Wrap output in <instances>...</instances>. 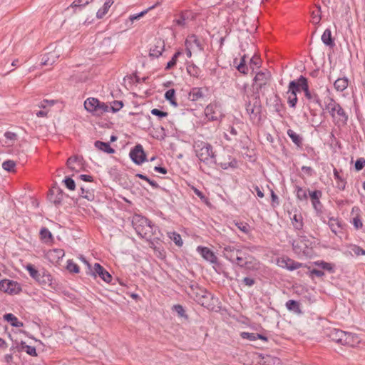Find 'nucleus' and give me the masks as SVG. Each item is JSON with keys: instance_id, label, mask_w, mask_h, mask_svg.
<instances>
[{"instance_id": "nucleus-17", "label": "nucleus", "mask_w": 365, "mask_h": 365, "mask_svg": "<svg viewBox=\"0 0 365 365\" xmlns=\"http://www.w3.org/2000/svg\"><path fill=\"white\" fill-rule=\"evenodd\" d=\"M92 274H98L106 282H110L112 279L111 275L98 263L94 264V271Z\"/></svg>"}, {"instance_id": "nucleus-4", "label": "nucleus", "mask_w": 365, "mask_h": 365, "mask_svg": "<svg viewBox=\"0 0 365 365\" xmlns=\"http://www.w3.org/2000/svg\"><path fill=\"white\" fill-rule=\"evenodd\" d=\"M205 115L209 120H220L224 116L221 105L214 102L207 105L205 109Z\"/></svg>"}, {"instance_id": "nucleus-7", "label": "nucleus", "mask_w": 365, "mask_h": 365, "mask_svg": "<svg viewBox=\"0 0 365 365\" xmlns=\"http://www.w3.org/2000/svg\"><path fill=\"white\" fill-rule=\"evenodd\" d=\"M332 118V120L335 125L337 127H341L346 125L348 121V115L344 110V108L339 106L333 110V113L329 114Z\"/></svg>"}, {"instance_id": "nucleus-58", "label": "nucleus", "mask_w": 365, "mask_h": 365, "mask_svg": "<svg viewBox=\"0 0 365 365\" xmlns=\"http://www.w3.org/2000/svg\"><path fill=\"white\" fill-rule=\"evenodd\" d=\"M67 269L71 272L78 273L79 267L77 264L74 263L71 260H68L67 263Z\"/></svg>"}, {"instance_id": "nucleus-25", "label": "nucleus", "mask_w": 365, "mask_h": 365, "mask_svg": "<svg viewBox=\"0 0 365 365\" xmlns=\"http://www.w3.org/2000/svg\"><path fill=\"white\" fill-rule=\"evenodd\" d=\"M302 80H307L303 76H301L297 80L292 81L289 83V91H294V93L299 92L302 90L301 83H302Z\"/></svg>"}, {"instance_id": "nucleus-22", "label": "nucleus", "mask_w": 365, "mask_h": 365, "mask_svg": "<svg viewBox=\"0 0 365 365\" xmlns=\"http://www.w3.org/2000/svg\"><path fill=\"white\" fill-rule=\"evenodd\" d=\"M65 255L64 250L62 249H53L48 251L46 253L47 258L51 262H57L62 259Z\"/></svg>"}, {"instance_id": "nucleus-32", "label": "nucleus", "mask_w": 365, "mask_h": 365, "mask_svg": "<svg viewBox=\"0 0 365 365\" xmlns=\"http://www.w3.org/2000/svg\"><path fill=\"white\" fill-rule=\"evenodd\" d=\"M58 57V53L56 51L48 53L43 56L42 58V64L43 65H52L55 63L56 58Z\"/></svg>"}, {"instance_id": "nucleus-12", "label": "nucleus", "mask_w": 365, "mask_h": 365, "mask_svg": "<svg viewBox=\"0 0 365 365\" xmlns=\"http://www.w3.org/2000/svg\"><path fill=\"white\" fill-rule=\"evenodd\" d=\"M67 167L72 171L79 172L83 167V158L81 156L73 155L66 161Z\"/></svg>"}, {"instance_id": "nucleus-26", "label": "nucleus", "mask_w": 365, "mask_h": 365, "mask_svg": "<svg viewBox=\"0 0 365 365\" xmlns=\"http://www.w3.org/2000/svg\"><path fill=\"white\" fill-rule=\"evenodd\" d=\"M98 105V100L95 98H88L84 102V107L88 112L95 113L97 106Z\"/></svg>"}, {"instance_id": "nucleus-5", "label": "nucleus", "mask_w": 365, "mask_h": 365, "mask_svg": "<svg viewBox=\"0 0 365 365\" xmlns=\"http://www.w3.org/2000/svg\"><path fill=\"white\" fill-rule=\"evenodd\" d=\"M220 248L222 250L223 256L230 262L242 251L241 245L234 242L228 245L222 243L220 245Z\"/></svg>"}, {"instance_id": "nucleus-3", "label": "nucleus", "mask_w": 365, "mask_h": 365, "mask_svg": "<svg viewBox=\"0 0 365 365\" xmlns=\"http://www.w3.org/2000/svg\"><path fill=\"white\" fill-rule=\"evenodd\" d=\"M190 292L189 294L195 300L198 304L205 307H209L210 300L212 299V295L205 289L198 287L197 284H192L190 287Z\"/></svg>"}, {"instance_id": "nucleus-47", "label": "nucleus", "mask_w": 365, "mask_h": 365, "mask_svg": "<svg viewBox=\"0 0 365 365\" xmlns=\"http://www.w3.org/2000/svg\"><path fill=\"white\" fill-rule=\"evenodd\" d=\"M93 0H75L70 6V7L73 9H81L85 6L88 5Z\"/></svg>"}, {"instance_id": "nucleus-11", "label": "nucleus", "mask_w": 365, "mask_h": 365, "mask_svg": "<svg viewBox=\"0 0 365 365\" xmlns=\"http://www.w3.org/2000/svg\"><path fill=\"white\" fill-rule=\"evenodd\" d=\"M130 158L137 165L145 162L146 155L140 144L136 145L130 152Z\"/></svg>"}, {"instance_id": "nucleus-40", "label": "nucleus", "mask_w": 365, "mask_h": 365, "mask_svg": "<svg viewBox=\"0 0 365 365\" xmlns=\"http://www.w3.org/2000/svg\"><path fill=\"white\" fill-rule=\"evenodd\" d=\"M21 349L22 351H26L30 356H37L36 348L34 346L27 345L24 341H21Z\"/></svg>"}, {"instance_id": "nucleus-31", "label": "nucleus", "mask_w": 365, "mask_h": 365, "mask_svg": "<svg viewBox=\"0 0 365 365\" xmlns=\"http://www.w3.org/2000/svg\"><path fill=\"white\" fill-rule=\"evenodd\" d=\"M95 146L98 149L108 154H113L115 153V150L110 147L109 143H104L100 140H97L95 142Z\"/></svg>"}, {"instance_id": "nucleus-56", "label": "nucleus", "mask_w": 365, "mask_h": 365, "mask_svg": "<svg viewBox=\"0 0 365 365\" xmlns=\"http://www.w3.org/2000/svg\"><path fill=\"white\" fill-rule=\"evenodd\" d=\"M279 359L277 358L268 357L264 361H261L258 363L259 365H271L272 364H279Z\"/></svg>"}, {"instance_id": "nucleus-10", "label": "nucleus", "mask_w": 365, "mask_h": 365, "mask_svg": "<svg viewBox=\"0 0 365 365\" xmlns=\"http://www.w3.org/2000/svg\"><path fill=\"white\" fill-rule=\"evenodd\" d=\"M271 79V74L269 71H259L256 73L254 81L256 85V89L257 93L259 91H260L262 88L266 86L267 84H269Z\"/></svg>"}, {"instance_id": "nucleus-53", "label": "nucleus", "mask_w": 365, "mask_h": 365, "mask_svg": "<svg viewBox=\"0 0 365 365\" xmlns=\"http://www.w3.org/2000/svg\"><path fill=\"white\" fill-rule=\"evenodd\" d=\"M154 7H155V6H152L138 14H134V15L130 16L129 20L133 23L135 20L139 19L140 17L143 16L145 14H146L148 13V11L151 10Z\"/></svg>"}, {"instance_id": "nucleus-49", "label": "nucleus", "mask_w": 365, "mask_h": 365, "mask_svg": "<svg viewBox=\"0 0 365 365\" xmlns=\"http://www.w3.org/2000/svg\"><path fill=\"white\" fill-rule=\"evenodd\" d=\"M182 54V53L180 51H177L174 55L172 57L171 60L170 61L168 62L166 66H165V70H170L171 69L173 66H175L176 65V63H177V60L178 58V57Z\"/></svg>"}, {"instance_id": "nucleus-9", "label": "nucleus", "mask_w": 365, "mask_h": 365, "mask_svg": "<svg viewBox=\"0 0 365 365\" xmlns=\"http://www.w3.org/2000/svg\"><path fill=\"white\" fill-rule=\"evenodd\" d=\"M309 196L317 215L321 216L323 213V205L320 201L322 196V192L319 190L309 191Z\"/></svg>"}, {"instance_id": "nucleus-57", "label": "nucleus", "mask_w": 365, "mask_h": 365, "mask_svg": "<svg viewBox=\"0 0 365 365\" xmlns=\"http://www.w3.org/2000/svg\"><path fill=\"white\" fill-rule=\"evenodd\" d=\"M260 63H261V60L257 56H252V58L250 61V68L252 70H254L255 68H259Z\"/></svg>"}, {"instance_id": "nucleus-18", "label": "nucleus", "mask_w": 365, "mask_h": 365, "mask_svg": "<svg viewBox=\"0 0 365 365\" xmlns=\"http://www.w3.org/2000/svg\"><path fill=\"white\" fill-rule=\"evenodd\" d=\"M188 44L189 47L190 46L194 51L195 49H197L198 51H202L204 49L200 39L195 34L190 35L187 38L185 45L188 46Z\"/></svg>"}, {"instance_id": "nucleus-61", "label": "nucleus", "mask_w": 365, "mask_h": 365, "mask_svg": "<svg viewBox=\"0 0 365 365\" xmlns=\"http://www.w3.org/2000/svg\"><path fill=\"white\" fill-rule=\"evenodd\" d=\"M173 309H174V311H175L178 313V314L180 317L187 318V316L185 314V309L182 305H180V304L174 305Z\"/></svg>"}, {"instance_id": "nucleus-43", "label": "nucleus", "mask_w": 365, "mask_h": 365, "mask_svg": "<svg viewBox=\"0 0 365 365\" xmlns=\"http://www.w3.org/2000/svg\"><path fill=\"white\" fill-rule=\"evenodd\" d=\"M288 97L287 102L291 108H294L297 103V96L294 91H287Z\"/></svg>"}, {"instance_id": "nucleus-13", "label": "nucleus", "mask_w": 365, "mask_h": 365, "mask_svg": "<svg viewBox=\"0 0 365 365\" xmlns=\"http://www.w3.org/2000/svg\"><path fill=\"white\" fill-rule=\"evenodd\" d=\"M48 198L52 203L59 205L63 199V192L59 187L53 186L49 190Z\"/></svg>"}, {"instance_id": "nucleus-8", "label": "nucleus", "mask_w": 365, "mask_h": 365, "mask_svg": "<svg viewBox=\"0 0 365 365\" xmlns=\"http://www.w3.org/2000/svg\"><path fill=\"white\" fill-rule=\"evenodd\" d=\"M0 291L9 294H17L21 291V287L17 282L5 279L0 281Z\"/></svg>"}, {"instance_id": "nucleus-37", "label": "nucleus", "mask_w": 365, "mask_h": 365, "mask_svg": "<svg viewBox=\"0 0 365 365\" xmlns=\"http://www.w3.org/2000/svg\"><path fill=\"white\" fill-rule=\"evenodd\" d=\"M328 225L331 230L335 234L337 233L339 228L341 227V224L339 220L334 217H330L329 219Z\"/></svg>"}, {"instance_id": "nucleus-44", "label": "nucleus", "mask_w": 365, "mask_h": 365, "mask_svg": "<svg viewBox=\"0 0 365 365\" xmlns=\"http://www.w3.org/2000/svg\"><path fill=\"white\" fill-rule=\"evenodd\" d=\"M168 235L177 246L181 247L182 245L183 242L180 234L176 232H171L168 233Z\"/></svg>"}, {"instance_id": "nucleus-20", "label": "nucleus", "mask_w": 365, "mask_h": 365, "mask_svg": "<svg viewBox=\"0 0 365 365\" xmlns=\"http://www.w3.org/2000/svg\"><path fill=\"white\" fill-rule=\"evenodd\" d=\"M360 343V339L356 334L346 332L342 345L354 347Z\"/></svg>"}, {"instance_id": "nucleus-62", "label": "nucleus", "mask_w": 365, "mask_h": 365, "mask_svg": "<svg viewBox=\"0 0 365 365\" xmlns=\"http://www.w3.org/2000/svg\"><path fill=\"white\" fill-rule=\"evenodd\" d=\"M365 166V159L364 158H359L355 162V169L356 171L361 170Z\"/></svg>"}, {"instance_id": "nucleus-45", "label": "nucleus", "mask_w": 365, "mask_h": 365, "mask_svg": "<svg viewBox=\"0 0 365 365\" xmlns=\"http://www.w3.org/2000/svg\"><path fill=\"white\" fill-rule=\"evenodd\" d=\"M230 161L229 162H221L220 163V165L222 169H227L228 168H235L237 167V161L235 158H232L230 156L229 157Z\"/></svg>"}, {"instance_id": "nucleus-39", "label": "nucleus", "mask_w": 365, "mask_h": 365, "mask_svg": "<svg viewBox=\"0 0 365 365\" xmlns=\"http://www.w3.org/2000/svg\"><path fill=\"white\" fill-rule=\"evenodd\" d=\"M175 91L173 88L169 89L165 92V98L167 101H170L171 105L174 106L175 107H177L178 103L175 101Z\"/></svg>"}, {"instance_id": "nucleus-35", "label": "nucleus", "mask_w": 365, "mask_h": 365, "mask_svg": "<svg viewBox=\"0 0 365 365\" xmlns=\"http://www.w3.org/2000/svg\"><path fill=\"white\" fill-rule=\"evenodd\" d=\"M246 253H245L242 250L240 252V254L235 256L233 260L231 261L232 263L236 264L239 267L245 266L246 264L245 259H247Z\"/></svg>"}, {"instance_id": "nucleus-41", "label": "nucleus", "mask_w": 365, "mask_h": 365, "mask_svg": "<svg viewBox=\"0 0 365 365\" xmlns=\"http://www.w3.org/2000/svg\"><path fill=\"white\" fill-rule=\"evenodd\" d=\"M340 104L337 103L334 99L329 98L326 102L325 109L330 114L333 113V110L336 108L337 106H339Z\"/></svg>"}, {"instance_id": "nucleus-29", "label": "nucleus", "mask_w": 365, "mask_h": 365, "mask_svg": "<svg viewBox=\"0 0 365 365\" xmlns=\"http://www.w3.org/2000/svg\"><path fill=\"white\" fill-rule=\"evenodd\" d=\"M292 224L294 229L297 230H301L303 228V217L301 214L295 213L291 217Z\"/></svg>"}, {"instance_id": "nucleus-2", "label": "nucleus", "mask_w": 365, "mask_h": 365, "mask_svg": "<svg viewBox=\"0 0 365 365\" xmlns=\"http://www.w3.org/2000/svg\"><path fill=\"white\" fill-rule=\"evenodd\" d=\"M132 225L136 233L142 238L150 239L153 235V226L151 222L145 217L135 215L132 218Z\"/></svg>"}, {"instance_id": "nucleus-42", "label": "nucleus", "mask_w": 365, "mask_h": 365, "mask_svg": "<svg viewBox=\"0 0 365 365\" xmlns=\"http://www.w3.org/2000/svg\"><path fill=\"white\" fill-rule=\"evenodd\" d=\"M110 111V107L106 105L103 102H101L98 101V105L97 106L96 110L95 112L96 115H101L103 114L104 113L109 112Z\"/></svg>"}, {"instance_id": "nucleus-48", "label": "nucleus", "mask_w": 365, "mask_h": 365, "mask_svg": "<svg viewBox=\"0 0 365 365\" xmlns=\"http://www.w3.org/2000/svg\"><path fill=\"white\" fill-rule=\"evenodd\" d=\"M296 191H297V197L299 200H307L308 194L307 193L306 190L303 189L301 187L297 186Z\"/></svg>"}, {"instance_id": "nucleus-46", "label": "nucleus", "mask_w": 365, "mask_h": 365, "mask_svg": "<svg viewBox=\"0 0 365 365\" xmlns=\"http://www.w3.org/2000/svg\"><path fill=\"white\" fill-rule=\"evenodd\" d=\"M315 264L317 266H319L320 268H322V269L327 270L331 273H333L334 271V266L331 263H328L324 261H318V262H316Z\"/></svg>"}, {"instance_id": "nucleus-50", "label": "nucleus", "mask_w": 365, "mask_h": 365, "mask_svg": "<svg viewBox=\"0 0 365 365\" xmlns=\"http://www.w3.org/2000/svg\"><path fill=\"white\" fill-rule=\"evenodd\" d=\"M312 23L314 24H318L321 21V7L317 6V10L314 11L312 13Z\"/></svg>"}, {"instance_id": "nucleus-14", "label": "nucleus", "mask_w": 365, "mask_h": 365, "mask_svg": "<svg viewBox=\"0 0 365 365\" xmlns=\"http://www.w3.org/2000/svg\"><path fill=\"white\" fill-rule=\"evenodd\" d=\"M302 91L304 92V96L310 103L318 104L321 106L320 99L316 93L311 92L309 89L307 80H302L301 83Z\"/></svg>"}, {"instance_id": "nucleus-21", "label": "nucleus", "mask_w": 365, "mask_h": 365, "mask_svg": "<svg viewBox=\"0 0 365 365\" xmlns=\"http://www.w3.org/2000/svg\"><path fill=\"white\" fill-rule=\"evenodd\" d=\"M346 331L342 330L334 329L330 331L329 335L332 341L342 345L344 343V337L346 336Z\"/></svg>"}, {"instance_id": "nucleus-36", "label": "nucleus", "mask_w": 365, "mask_h": 365, "mask_svg": "<svg viewBox=\"0 0 365 365\" xmlns=\"http://www.w3.org/2000/svg\"><path fill=\"white\" fill-rule=\"evenodd\" d=\"M288 136L292 139V142L298 146H300L302 143V138L296 133L294 130L289 129L287 130Z\"/></svg>"}, {"instance_id": "nucleus-30", "label": "nucleus", "mask_w": 365, "mask_h": 365, "mask_svg": "<svg viewBox=\"0 0 365 365\" xmlns=\"http://www.w3.org/2000/svg\"><path fill=\"white\" fill-rule=\"evenodd\" d=\"M285 306L289 311L294 312V313L298 314H300L302 313V312L300 309L299 302H298L295 300H293V299L288 300L286 302Z\"/></svg>"}, {"instance_id": "nucleus-54", "label": "nucleus", "mask_w": 365, "mask_h": 365, "mask_svg": "<svg viewBox=\"0 0 365 365\" xmlns=\"http://www.w3.org/2000/svg\"><path fill=\"white\" fill-rule=\"evenodd\" d=\"M123 106V103L121 101H114L110 107V110L113 113H115L120 110Z\"/></svg>"}, {"instance_id": "nucleus-63", "label": "nucleus", "mask_w": 365, "mask_h": 365, "mask_svg": "<svg viewBox=\"0 0 365 365\" xmlns=\"http://www.w3.org/2000/svg\"><path fill=\"white\" fill-rule=\"evenodd\" d=\"M5 138L11 141V145H13L17 140V135L15 133L7 131L4 133Z\"/></svg>"}, {"instance_id": "nucleus-38", "label": "nucleus", "mask_w": 365, "mask_h": 365, "mask_svg": "<svg viewBox=\"0 0 365 365\" xmlns=\"http://www.w3.org/2000/svg\"><path fill=\"white\" fill-rule=\"evenodd\" d=\"M26 270L29 272L30 276L35 280L40 281V274L38 271L31 264H28L26 266Z\"/></svg>"}, {"instance_id": "nucleus-16", "label": "nucleus", "mask_w": 365, "mask_h": 365, "mask_svg": "<svg viewBox=\"0 0 365 365\" xmlns=\"http://www.w3.org/2000/svg\"><path fill=\"white\" fill-rule=\"evenodd\" d=\"M197 251L200 253L202 257L207 261L213 264H216L217 262V257L214 254V252L211 251L209 248L199 246L197 247Z\"/></svg>"}, {"instance_id": "nucleus-6", "label": "nucleus", "mask_w": 365, "mask_h": 365, "mask_svg": "<svg viewBox=\"0 0 365 365\" xmlns=\"http://www.w3.org/2000/svg\"><path fill=\"white\" fill-rule=\"evenodd\" d=\"M245 101L247 102L245 104L246 111L247 114L250 115L251 120H255L257 118H259V114L261 113V105L259 101V96L257 95L255 98V101L252 103L250 101H247L245 98Z\"/></svg>"}, {"instance_id": "nucleus-19", "label": "nucleus", "mask_w": 365, "mask_h": 365, "mask_svg": "<svg viewBox=\"0 0 365 365\" xmlns=\"http://www.w3.org/2000/svg\"><path fill=\"white\" fill-rule=\"evenodd\" d=\"M165 50V42L161 39L156 41L155 43L150 49V56L158 58Z\"/></svg>"}, {"instance_id": "nucleus-59", "label": "nucleus", "mask_w": 365, "mask_h": 365, "mask_svg": "<svg viewBox=\"0 0 365 365\" xmlns=\"http://www.w3.org/2000/svg\"><path fill=\"white\" fill-rule=\"evenodd\" d=\"M40 235L41 239L43 240H47V239H52V234L51 232L46 227L41 228L40 231Z\"/></svg>"}, {"instance_id": "nucleus-27", "label": "nucleus", "mask_w": 365, "mask_h": 365, "mask_svg": "<svg viewBox=\"0 0 365 365\" xmlns=\"http://www.w3.org/2000/svg\"><path fill=\"white\" fill-rule=\"evenodd\" d=\"M115 0H106L102 8L99 9L96 13V17L98 19H102L108 11L110 6L113 4Z\"/></svg>"}, {"instance_id": "nucleus-23", "label": "nucleus", "mask_w": 365, "mask_h": 365, "mask_svg": "<svg viewBox=\"0 0 365 365\" xmlns=\"http://www.w3.org/2000/svg\"><path fill=\"white\" fill-rule=\"evenodd\" d=\"M101 48L103 53H108L113 51L114 45L113 43L111 38H105L101 42Z\"/></svg>"}, {"instance_id": "nucleus-33", "label": "nucleus", "mask_w": 365, "mask_h": 365, "mask_svg": "<svg viewBox=\"0 0 365 365\" xmlns=\"http://www.w3.org/2000/svg\"><path fill=\"white\" fill-rule=\"evenodd\" d=\"M4 320L11 323V325L14 327H21L24 324L21 322H19L16 317H15L13 314H6L4 316Z\"/></svg>"}, {"instance_id": "nucleus-28", "label": "nucleus", "mask_w": 365, "mask_h": 365, "mask_svg": "<svg viewBox=\"0 0 365 365\" xmlns=\"http://www.w3.org/2000/svg\"><path fill=\"white\" fill-rule=\"evenodd\" d=\"M322 41L326 46H328L329 47L334 46L335 43L331 36V31L329 29H327L324 31L322 36Z\"/></svg>"}, {"instance_id": "nucleus-34", "label": "nucleus", "mask_w": 365, "mask_h": 365, "mask_svg": "<svg viewBox=\"0 0 365 365\" xmlns=\"http://www.w3.org/2000/svg\"><path fill=\"white\" fill-rule=\"evenodd\" d=\"M203 96L204 93L200 88H193L189 93V98L192 101H197Z\"/></svg>"}, {"instance_id": "nucleus-60", "label": "nucleus", "mask_w": 365, "mask_h": 365, "mask_svg": "<svg viewBox=\"0 0 365 365\" xmlns=\"http://www.w3.org/2000/svg\"><path fill=\"white\" fill-rule=\"evenodd\" d=\"M240 336L242 339H247L249 341L257 340L256 333H249L243 331L240 334Z\"/></svg>"}, {"instance_id": "nucleus-51", "label": "nucleus", "mask_w": 365, "mask_h": 365, "mask_svg": "<svg viewBox=\"0 0 365 365\" xmlns=\"http://www.w3.org/2000/svg\"><path fill=\"white\" fill-rule=\"evenodd\" d=\"M16 166V163L13 160H8L4 161L2 163V168L9 172L14 171V168Z\"/></svg>"}, {"instance_id": "nucleus-15", "label": "nucleus", "mask_w": 365, "mask_h": 365, "mask_svg": "<svg viewBox=\"0 0 365 365\" xmlns=\"http://www.w3.org/2000/svg\"><path fill=\"white\" fill-rule=\"evenodd\" d=\"M277 263L279 267L289 271H293L302 267V263L296 262L289 257H282L278 259Z\"/></svg>"}, {"instance_id": "nucleus-24", "label": "nucleus", "mask_w": 365, "mask_h": 365, "mask_svg": "<svg viewBox=\"0 0 365 365\" xmlns=\"http://www.w3.org/2000/svg\"><path fill=\"white\" fill-rule=\"evenodd\" d=\"M349 82L346 77L339 78L334 83V88L337 91L342 92L348 87Z\"/></svg>"}, {"instance_id": "nucleus-64", "label": "nucleus", "mask_w": 365, "mask_h": 365, "mask_svg": "<svg viewBox=\"0 0 365 365\" xmlns=\"http://www.w3.org/2000/svg\"><path fill=\"white\" fill-rule=\"evenodd\" d=\"M235 225L237 227L239 230L242 231L244 233H248L249 232V225L247 223L242 222H237L235 223Z\"/></svg>"}, {"instance_id": "nucleus-1", "label": "nucleus", "mask_w": 365, "mask_h": 365, "mask_svg": "<svg viewBox=\"0 0 365 365\" xmlns=\"http://www.w3.org/2000/svg\"><path fill=\"white\" fill-rule=\"evenodd\" d=\"M196 157L205 165L212 167L217 164V154L213 146L208 142L196 140L193 144Z\"/></svg>"}, {"instance_id": "nucleus-52", "label": "nucleus", "mask_w": 365, "mask_h": 365, "mask_svg": "<svg viewBox=\"0 0 365 365\" xmlns=\"http://www.w3.org/2000/svg\"><path fill=\"white\" fill-rule=\"evenodd\" d=\"M81 196L83 198H86L88 200H93L94 198V195L93 192L89 190H86L84 187L81 188Z\"/></svg>"}, {"instance_id": "nucleus-55", "label": "nucleus", "mask_w": 365, "mask_h": 365, "mask_svg": "<svg viewBox=\"0 0 365 365\" xmlns=\"http://www.w3.org/2000/svg\"><path fill=\"white\" fill-rule=\"evenodd\" d=\"M63 182L66 185V187L70 190H74L75 188H76V183H75V181L70 177H66L64 180H63Z\"/></svg>"}]
</instances>
